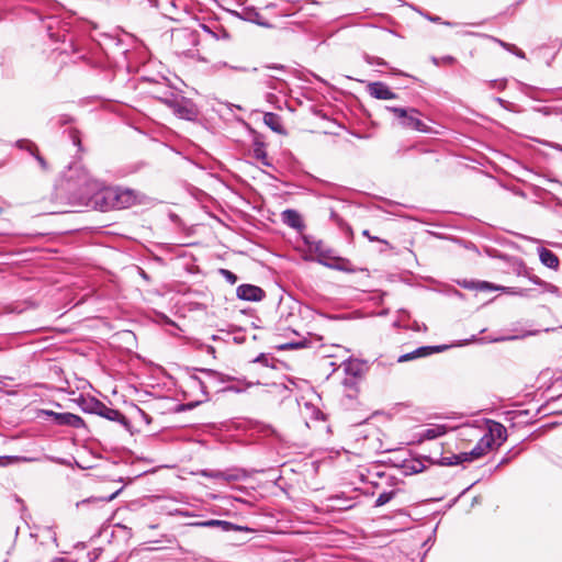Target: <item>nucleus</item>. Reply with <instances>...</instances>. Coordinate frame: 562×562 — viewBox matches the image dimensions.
Instances as JSON below:
<instances>
[{
  "mask_svg": "<svg viewBox=\"0 0 562 562\" xmlns=\"http://www.w3.org/2000/svg\"><path fill=\"white\" fill-rule=\"evenodd\" d=\"M66 181L71 201L83 205H93L101 211L126 209L135 204L137 200L135 192L131 189L104 187L77 162L69 167Z\"/></svg>",
  "mask_w": 562,
  "mask_h": 562,
  "instance_id": "nucleus-1",
  "label": "nucleus"
},
{
  "mask_svg": "<svg viewBox=\"0 0 562 562\" xmlns=\"http://www.w3.org/2000/svg\"><path fill=\"white\" fill-rule=\"evenodd\" d=\"M200 372L205 374L206 380H202L196 375H190L186 385L189 390L200 391V395L192 402L188 403L186 407L192 409L195 406L209 401V389L225 382L224 375L212 369H199Z\"/></svg>",
  "mask_w": 562,
  "mask_h": 562,
  "instance_id": "nucleus-2",
  "label": "nucleus"
},
{
  "mask_svg": "<svg viewBox=\"0 0 562 562\" xmlns=\"http://www.w3.org/2000/svg\"><path fill=\"white\" fill-rule=\"evenodd\" d=\"M43 419L58 426H68L81 428L85 426L83 419L72 413H55L48 409H37V420Z\"/></svg>",
  "mask_w": 562,
  "mask_h": 562,
  "instance_id": "nucleus-3",
  "label": "nucleus"
},
{
  "mask_svg": "<svg viewBox=\"0 0 562 562\" xmlns=\"http://www.w3.org/2000/svg\"><path fill=\"white\" fill-rule=\"evenodd\" d=\"M310 249L318 256V262L338 270H346L344 263L345 260L333 256L331 249H329L322 240H315L310 244Z\"/></svg>",
  "mask_w": 562,
  "mask_h": 562,
  "instance_id": "nucleus-4",
  "label": "nucleus"
},
{
  "mask_svg": "<svg viewBox=\"0 0 562 562\" xmlns=\"http://www.w3.org/2000/svg\"><path fill=\"white\" fill-rule=\"evenodd\" d=\"M90 412L123 426H128V419L120 411L106 406L99 400L91 401Z\"/></svg>",
  "mask_w": 562,
  "mask_h": 562,
  "instance_id": "nucleus-5",
  "label": "nucleus"
},
{
  "mask_svg": "<svg viewBox=\"0 0 562 562\" xmlns=\"http://www.w3.org/2000/svg\"><path fill=\"white\" fill-rule=\"evenodd\" d=\"M165 103L180 119L193 120L196 116V110L193 104L184 99H166Z\"/></svg>",
  "mask_w": 562,
  "mask_h": 562,
  "instance_id": "nucleus-6",
  "label": "nucleus"
},
{
  "mask_svg": "<svg viewBox=\"0 0 562 562\" xmlns=\"http://www.w3.org/2000/svg\"><path fill=\"white\" fill-rule=\"evenodd\" d=\"M419 111L415 108H409L408 114H406L401 126L407 130H413L422 133H430L431 127L425 124L418 116Z\"/></svg>",
  "mask_w": 562,
  "mask_h": 562,
  "instance_id": "nucleus-7",
  "label": "nucleus"
},
{
  "mask_svg": "<svg viewBox=\"0 0 562 562\" xmlns=\"http://www.w3.org/2000/svg\"><path fill=\"white\" fill-rule=\"evenodd\" d=\"M237 297L244 301L258 302L265 297V291L252 284H241L236 290Z\"/></svg>",
  "mask_w": 562,
  "mask_h": 562,
  "instance_id": "nucleus-8",
  "label": "nucleus"
},
{
  "mask_svg": "<svg viewBox=\"0 0 562 562\" xmlns=\"http://www.w3.org/2000/svg\"><path fill=\"white\" fill-rule=\"evenodd\" d=\"M483 437L490 439L488 443L492 447H499L507 439V429L502 424L493 422Z\"/></svg>",
  "mask_w": 562,
  "mask_h": 562,
  "instance_id": "nucleus-9",
  "label": "nucleus"
},
{
  "mask_svg": "<svg viewBox=\"0 0 562 562\" xmlns=\"http://www.w3.org/2000/svg\"><path fill=\"white\" fill-rule=\"evenodd\" d=\"M368 92L372 98L379 100H392L396 94L384 82H372L368 85Z\"/></svg>",
  "mask_w": 562,
  "mask_h": 562,
  "instance_id": "nucleus-10",
  "label": "nucleus"
},
{
  "mask_svg": "<svg viewBox=\"0 0 562 562\" xmlns=\"http://www.w3.org/2000/svg\"><path fill=\"white\" fill-rule=\"evenodd\" d=\"M446 348H447L446 346L419 347L412 352L400 356L397 361L398 362L411 361V360H414L417 358L429 356L434 352H440V351L445 350Z\"/></svg>",
  "mask_w": 562,
  "mask_h": 562,
  "instance_id": "nucleus-11",
  "label": "nucleus"
},
{
  "mask_svg": "<svg viewBox=\"0 0 562 562\" xmlns=\"http://www.w3.org/2000/svg\"><path fill=\"white\" fill-rule=\"evenodd\" d=\"M447 432V427L443 425H430L429 427L420 430L417 436L419 441L432 440Z\"/></svg>",
  "mask_w": 562,
  "mask_h": 562,
  "instance_id": "nucleus-12",
  "label": "nucleus"
},
{
  "mask_svg": "<svg viewBox=\"0 0 562 562\" xmlns=\"http://www.w3.org/2000/svg\"><path fill=\"white\" fill-rule=\"evenodd\" d=\"M488 440L487 438H484L482 436V438L477 441V443L475 445V447L469 451V452H463V454H467V458H469V462L470 461H473L475 459H479L481 457H483L484 454H486V452L492 449L493 447L488 443Z\"/></svg>",
  "mask_w": 562,
  "mask_h": 562,
  "instance_id": "nucleus-13",
  "label": "nucleus"
},
{
  "mask_svg": "<svg viewBox=\"0 0 562 562\" xmlns=\"http://www.w3.org/2000/svg\"><path fill=\"white\" fill-rule=\"evenodd\" d=\"M538 254H539V259L543 266H546L550 269H554V270H557L559 268L560 261H559L558 256L553 251H551L544 247H540L538 249Z\"/></svg>",
  "mask_w": 562,
  "mask_h": 562,
  "instance_id": "nucleus-14",
  "label": "nucleus"
},
{
  "mask_svg": "<svg viewBox=\"0 0 562 562\" xmlns=\"http://www.w3.org/2000/svg\"><path fill=\"white\" fill-rule=\"evenodd\" d=\"M282 220H283L284 224H286L288 226H290L292 228L301 229L304 227L301 215L294 210L283 211Z\"/></svg>",
  "mask_w": 562,
  "mask_h": 562,
  "instance_id": "nucleus-15",
  "label": "nucleus"
},
{
  "mask_svg": "<svg viewBox=\"0 0 562 562\" xmlns=\"http://www.w3.org/2000/svg\"><path fill=\"white\" fill-rule=\"evenodd\" d=\"M193 526L206 527V528L221 527L224 531L236 530L238 528L237 526H235L234 524H232L229 521L218 520V519L198 521V522H194Z\"/></svg>",
  "mask_w": 562,
  "mask_h": 562,
  "instance_id": "nucleus-16",
  "label": "nucleus"
},
{
  "mask_svg": "<svg viewBox=\"0 0 562 562\" xmlns=\"http://www.w3.org/2000/svg\"><path fill=\"white\" fill-rule=\"evenodd\" d=\"M201 474L205 477H211L215 480H221L225 482L237 481L238 476L235 474H229L220 470H203Z\"/></svg>",
  "mask_w": 562,
  "mask_h": 562,
  "instance_id": "nucleus-17",
  "label": "nucleus"
},
{
  "mask_svg": "<svg viewBox=\"0 0 562 562\" xmlns=\"http://www.w3.org/2000/svg\"><path fill=\"white\" fill-rule=\"evenodd\" d=\"M329 501L333 503L330 505L333 509L347 510L353 507V503L351 502V499L344 498L341 496L331 497L329 498Z\"/></svg>",
  "mask_w": 562,
  "mask_h": 562,
  "instance_id": "nucleus-18",
  "label": "nucleus"
},
{
  "mask_svg": "<svg viewBox=\"0 0 562 562\" xmlns=\"http://www.w3.org/2000/svg\"><path fill=\"white\" fill-rule=\"evenodd\" d=\"M263 122L274 132H281L280 117L276 113H266L263 116Z\"/></svg>",
  "mask_w": 562,
  "mask_h": 562,
  "instance_id": "nucleus-19",
  "label": "nucleus"
},
{
  "mask_svg": "<svg viewBox=\"0 0 562 562\" xmlns=\"http://www.w3.org/2000/svg\"><path fill=\"white\" fill-rule=\"evenodd\" d=\"M463 462H469V458H467V454H463V452H461L459 454H453L451 457H443L441 459L440 463L442 465L451 467V465L461 464Z\"/></svg>",
  "mask_w": 562,
  "mask_h": 562,
  "instance_id": "nucleus-20",
  "label": "nucleus"
},
{
  "mask_svg": "<svg viewBox=\"0 0 562 562\" xmlns=\"http://www.w3.org/2000/svg\"><path fill=\"white\" fill-rule=\"evenodd\" d=\"M493 40L496 43H498L503 48H505L509 53L514 54L518 58H521V59L526 58V54L520 48H518L516 45L506 43V42H504L502 40H498V38H493Z\"/></svg>",
  "mask_w": 562,
  "mask_h": 562,
  "instance_id": "nucleus-21",
  "label": "nucleus"
},
{
  "mask_svg": "<svg viewBox=\"0 0 562 562\" xmlns=\"http://www.w3.org/2000/svg\"><path fill=\"white\" fill-rule=\"evenodd\" d=\"M386 111L391 112L394 117L397 120L398 124L401 125L404 121L406 114H408L409 108H398V106H386Z\"/></svg>",
  "mask_w": 562,
  "mask_h": 562,
  "instance_id": "nucleus-22",
  "label": "nucleus"
},
{
  "mask_svg": "<svg viewBox=\"0 0 562 562\" xmlns=\"http://www.w3.org/2000/svg\"><path fill=\"white\" fill-rule=\"evenodd\" d=\"M254 157L257 160H260L263 165L270 166V162L267 160V153L263 144H256L254 148Z\"/></svg>",
  "mask_w": 562,
  "mask_h": 562,
  "instance_id": "nucleus-23",
  "label": "nucleus"
},
{
  "mask_svg": "<svg viewBox=\"0 0 562 562\" xmlns=\"http://www.w3.org/2000/svg\"><path fill=\"white\" fill-rule=\"evenodd\" d=\"M395 496V491H389L381 493L378 498L375 499V507H381L385 504H387L393 497Z\"/></svg>",
  "mask_w": 562,
  "mask_h": 562,
  "instance_id": "nucleus-24",
  "label": "nucleus"
},
{
  "mask_svg": "<svg viewBox=\"0 0 562 562\" xmlns=\"http://www.w3.org/2000/svg\"><path fill=\"white\" fill-rule=\"evenodd\" d=\"M499 290L504 291L505 293H508L510 295H518V296H526L527 295V290L526 289H521V288L499 286Z\"/></svg>",
  "mask_w": 562,
  "mask_h": 562,
  "instance_id": "nucleus-25",
  "label": "nucleus"
},
{
  "mask_svg": "<svg viewBox=\"0 0 562 562\" xmlns=\"http://www.w3.org/2000/svg\"><path fill=\"white\" fill-rule=\"evenodd\" d=\"M513 270L514 272L517 274V276H522L525 277V274L528 273V268L526 267V265L521 261V260H518V261H515L514 265H513Z\"/></svg>",
  "mask_w": 562,
  "mask_h": 562,
  "instance_id": "nucleus-26",
  "label": "nucleus"
},
{
  "mask_svg": "<svg viewBox=\"0 0 562 562\" xmlns=\"http://www.w3.org/2000/svg\"><path fill=\"white\" fill-rule=\"evenodd\" d=\"M364 59L369 65H372V66L373 65H376V66H386L387 65V63L384 59L376 57V56L366 55Z\"/></svg>",
  "mask_w": 562,
  "mask_h": 562,
  "instance_id": "nucleus-27",
  "label": "nucleus"
},
{
  "mask_svg": "<svg viewBox=\"0 0 562 562\" xmlns=\"http://www.w3.org/2000/svg\"><path fill=\"white\" fill-rule=\"evenodd\" d=\"M273 359L269 356H267L266 353H260L258 357H256L254 359V362L255 363H260L261 366H265V367H270V363Z\"/></svg>",
  "mask_w": 562,
  "mask_h": 562,
  "instance_id": "nucleus-28",
  "label": "nucleus"
},
{
  "mask_svg": "<svg viewBox=\"0 0 562 562\" xmlns=\"http://www.w3.org/2000/svg\"><path fill=\"white\" fill-rule=\"evenodd\" d=\"M220 273L231 284H235L237 282V276L227 269H221Z\"/></svg>",
  "mask_w": 562,
  "mask_h": 562,
  "instance_id": "nucleus-29",
  "label": "nucleus"
},
{
  "mask_svg": "<svg viewBox=\"0 0 562 562\" xmlns=\"http://www.w3.org/2000/svg\"><path fill=\"white\" fill-rule=\"evenodd\" d=\"M42 537L43 538L45 537V538L49 539L55 544V547H57V543H56V540H57L56 532L52 528H48V527L44 528L42 530Z\"/></svg>",
  "mask_w": 562,
  "mask_h": 562,
  "instance_id": "nucleus-30",
  "label": "nucleus"
},
{
  "mask_svg": "<svg viewBox=\"0 0 562 562\" xmlns=\"http://www.w3.org/2000/svg\"><path fill=\"white\" fill-rule=\"evenodd\" d=\"M525 278H527L529 281H531L532 283L537 284V285H546L548 286L549 284L546 283L543 280H541L539 277H537L536 274H533L530 270H528V273L525 274Z\"/></svg>",
  "mask_w": 562,
  "mask_h": 562,
  "instance_id": "nucleus-31",
  "label": "nucleus"
},
{
  "mask_svg": "<svg viewBox=\"0 0 562 562\" xmlns=\"http://www.w3.org/2000/svg\"><path fill=\"white\" fill-rule=\"evenodd\" d=\"M479 290H499V286L497 285H494L490 282H486V281H482V282H479L477 283V286H476Z\"/></svg>",
  "mask_w": 562,
  "mask_h": 562,
  "instance_id": "nucleus-32",
  "label": "nucleus"
},
{
  "mask_svg": "<svg viewBox=\"0 0 562 562\" xmlns=\"http://www.w3.org/2000/svg\"><path fill=\"white\" fill-rule=\"evenodd\" d=\"M362 235H363L364 237H367L370 241H380V243L387 244V241H386V240L381 239V238H379V237H376V236H372L368 229H364V231L362 232Z\"/></svg>",
  "mask_w": 562,
  "mask_h": 562,
  "instance_id": "nucleus-33",
  "label": "nucleus"
},
{
  "mask_svg": "<svg viewBox=\"0 0 562 562\" xmlns=\"http://www.w3.org/2000/svg\"><path fill=\"white\" fill-rule=\"evenodd\" d=\"M274 81H278V79H276L273 76H267V79L265 80V83L269 88L277 90L278 86L274 83Z\"/></svg>",
  "mask_w": 562,
  "mask_h": 562,
  "instance_id": "nucleus-34",
  "label": "nucleus"
},
{
  "mask_svg": "<svg viewBox=\"0 0 562 562\" xmlns=\"http://www.w3.org/2000/svg\"><path fill=\"white\" fill-rule=\"evenodd\" d=\"M491 87L503 90L506 87V81L505 80H494L491 82Z\"/></svg>",
  "mask_w": 562,
  "mask_h": 562,
  "instance_id": "nucleus-35",
  "label": "nucleus"
},
{
  "mask_svg": "<svg viewBox=\"0 0 562 562\" xmlns=\"http://www.w3.org/2000/svg\"><path fill=\"white\" fill-rule=\"evenodd\" d=\"M15 459L16 458H12V457H0V467L9 464Z\"/></svg>",
  "mask_w": 562,
  "mask_h": 562,
  "instance_id": "nucleus-36",
  "label": "nucleus"
},
{
  "mask_svg": "<svg viewBox=\"0 0 562 562\" xmlns=\"http://www.w3.org/2000/svg\"><path fill=\"white\" fill-rule=\"evenodd\" d=\"M36 159H37V165L41 166V168L43 170H46L47 169V164L38 154L36 156Z\"/></svg>",
  "mask_w": 562,
  "mask_h": 562,
  "instance_id": "nucleus-37",
  "label": "nucleus"
},
{
  "mask_svg": "<svg viewBox=\"0 0 562 562\" xmlns=\"http://www.w3.org/2000/svg\"><path fill=\"white\" fill-rule=\"evenodd\" d=\"M117 492L116 493H113L112 495L108 496V497H101V498H93V501H101V502H111L112 499L115 498Z\"/></svg>",
  "mask_w": 562,
  "mask_h": 562,
  "instance_id": "nucleus-38",
  "label": "nucleus"
},
{
  "mask_svg": "<svg viewBox=\"0 0 562 562\" xmlns=\"http://www.w3.org/2000/svg\"><path fill=\"white\" fill-rule=\"evenodd\" d=\"M71 138H72V142H74L75 145H77V146L80 145V139H79V137H78L76 132L71 133Z\"/></svg>",
  "mask_w": 562,
  "mask_h": 562,
  "instance_id": "nucleus-39",
  "label": "nucleus"
},
{
  "mask_svg": "<svg viewBox=\"0 0 562 562\" xmlns=\"http://www.w3.org/2000/svg\"><path fill=\"white\" fill-rule=\"evenodd\" d=\"M441 60L445 64H452V63H454L456 59L452 56H446V57H442Z\"/></svg>",
  "mask_w": 562,
  "mask_h": 562,
  "instance_id": "nucleus-40",
  "label": "nucleus"
},
{
  "mask_svg": "<svg viewBox=\"0 0 562 562\" xmlns=\"http://www.w3.org/2000/svg\"><path fill=\"white\" fill-rule=\"evenodd\" d=\"M495 101H496L499 105H502L503 108H506V103H507V102H506L504 99H502V98H495Z\"/></svg>",
  "mask_w": 562,
  "mask_h": 562,
  "instance_id": "nucleus-41",
  "label": "nucleus"
},
{
  "mask_svg": "<svg viewBox=\"0 0 562 562\" xmlns=\"http://www.w3.org/2000/svg\"><path fill=\"white\" fill-rule=\"evenodd\" d=\"M49 562H75V561H69L64 558H55V559L50 560Z\"/></svg>",
  "mask_w": 562,
  "mask_h": 562,
  "instance_id": "nucleus-42",
  "label": "nucleus"
},
{
  "mask_svg": "<svg viewBox=\"0 0 562 562\" xmlns=\"http://www.w3.org/2000/svg\"><path fill=\"white\" fill-rule=\"evenodd\" d=\"M265 68H267V69H282L283 67L282 66H278V65H272V66H265Z\"/></svg>",
  "mask_w": 562,
  "mask_h": 562,
  "instance_id": "nucleus-43",
  "label": "nucleus"
},
{
  "mask_svg": "<svg viewBox=\"0 0 562 562\" xmlns=\"http://www.w3.org/2000/svg\"><path fill=\"white\" fill-rule=\"evenodd\" d=\"M234 341L237 342V344H241L244 341V338L243 337H234Z\"/></svg>",
  "mask_w": 562,
  "mask_h": 562,
  "instance_id": "nucleus-44",
  "label": "nucleus"
},
{
  "mask_svg": "<svg viewBox=\"0 0 562 562\" xmlns=\"http://www.w3.org/2000/svg\"><path fill=\"white\" fill-rule=\"evenodd\" d=\"M207 352L211 353V355H214L215 353L214 347L207 346Z\"/></svg>",
  "mask_w": 562,
  "mask_h": 562,
  "instance_id": "nucleus-45",
  "label": "nucleus"
},
{
  "mask_svg": "<svg viewBox=\"0 0 562 562\" xmlns=\"http://www.w3.org/2000/svg\"><path fill=\"white\" fill-rule=\"evenodd\" d=\"M47 2V0H37V7H42Z\"/></svg>",
  "mask_w": 562,
  "mask_h": 562,
  "instance_id": "nucleus-46",
  "label": "nucleus"
},
{
  "mask_svg": "<svg viewBox=\"0 0 562 562\" xmlns=\"http://www.w3.org/2000/svg\"><path fill=\"white\" fill-rule=\"evenodd\" d=\"M233 69L239 70V71H247V69L244 67H233Z\"/></svg>",
  "mask_w": 562,
  "mask_h": 562,
  "instance_id": "nucleus-47",
  "label": "nucleus"
},
{
  "mask_svg": "<svg viewBox=\"0 0 562 562\" xmlns=\"http://www.w3.org/2000/svg\"><path fill=\"white\" fill-rule=\"evenodd\" d=\"M49 36L55 40V41H58L59 40V35L55 36V34L53 33H49Z\"/></svg>",
  "mask_w": 562,
  "mask_h": 562,
  "instance_id": "nucleus-48",
  "label": "nucleus"
},
{
  "mask_svg": "<svg viewBox=\"0 0 562 562\" xmlns=\"http://www.w3.org/2000/svg\"><path fill=\"white\" fill-rule=\"evenodd\" d=\"M429 20L432 21V22H438L440 20V18L439 16H435V18H429Z\"/></svg>",
  "mask_w": 562,
  "mask_h": 562,
  "instance_id": "nucleus-49",
  "label": "nucleus"
},
{
  "mask_svg": "<svg viewBox=\"0 0 562 562\" xmlns=\"http://www.w3.org/2000/svg\"><path fill=\"white\" fill-rule=\"evenodd\" d=\"M432 63H434L435 65H439V60H438V58L432 57Z\"/></svg>",
  "mask_w": 562,
  "mask_h": 562,
  "instance_id": "nucleus-50",
  "label": "nucleus"
},
{
  "mask_svg": "<svg viewBox=\"0 0 562 562\" xmlns=\"http://www.w3.org/2000/svg\"><path fill=\"white\" fill-rule=\"evenodd\" d=\"M507 461H508V460L504 458V459L499 462L498 467H499V465L505 464Z\"/></svg>",
  "mask_w": 562,
  "mask_h": 562,
  "instance_id": "nucleus-51",
  "label": "nucleus"
},
{
  "mask_svg": "<svg viewBox=\"0 0 562 562\" xmlns=\"http://www.w3.org/2000/svg\"><path fill=\"white\" fill-rule=\"evenodd\" d=\"M331 217H333V218H337V220H338V216L336 215V213H335V212H331Z\"/></svg>",
  "mask_w": 562,
  "mask_h": 562,
  "instance_id": "nucleus-52",
  "label": "nucleus"
},
{
  "mask_svg": "<svg viewBox=\"0 0 562 562\" xmlns=\"http://www.w3.org/2000/svg\"><path fill=\"white\" fill-rule=\"evenodd\" d=\"M176 514H178V515H186V514H184L183 512H181V510H176Z\"/></svg>",
  "mask_w": 562,
  "mask_h": 562,
  "instance_id": "nucleus-53",
  "label": "nucleus"
},
{
  "mask_svg": "<svg viewBox=\"0 0 562 562\" xmlns=\"http://www.w3.org/2000/svg\"><path fill=\"white\" fill-rule=\"evenodd\" d=\"M555 148L562 150V146L561 145H554Z\"/></svg>",
  "mask_w": 562,
  "mask_h": 562,
  "instance_id": "nucleus-54",
  "label": "nucleus"
},
{
  "mask_svg": "<svg viewBox=\"0 0 562 562\" xmlns=\"http://www.w3.org/2000/svg\"><path fill=\"white\" fill-rule=\"evenodd\" d=\"M60 211H49L48 213H52V214H55V213H59Z\"/></svg>",
  "mask_w": 562,
  "mask_h": 562,
  "instance_id": "nucleus-55",
  "label": "nucleus"
}]
</instances>
